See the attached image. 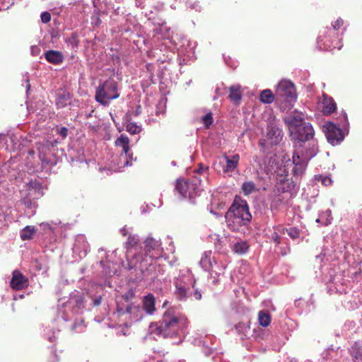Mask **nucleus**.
<instances>
[{"label": "nucleus", "mask_w": 362, "mask_h": 362, "mask_svg": "<svg viewBox=\"0 0 362 362\" xmlns=\"http://www.w3.org/2000/svg\"><path fill=\"white\" fill-rule=\"evenodd\" d=\"M288 129L291 139L299 143L300 147L303 146L302 143L313 139L315 134L313 127L309 122L289 126Z\"/></svg>", "instance_id": "7"}, {"label": "nucleus", "mask_w": 362, "mask_h": 362, "mask_svg": "<svg viewBox=\"0 0 362 362\" xmlns=\"http://www.w3.org/2000/svg\"><path fill=\"white\" fill-rule=\"evenodd\" d=\"M144 257L147 256L148 258L156 259L162 255L163 248L161 247V243L159 240L148 237L144 242Z\"/></svg>", "instance_id": "11"}, {"label": "nucleus", "mask_w": 362, "mask_h": 362, "mask_svg": "<svg viewBox=\"0 0 362 362\" xmlns=\"http://www.w3.org/2000/svg\"><path fill=\"white\" fill-rule=\"evenodd\" d=\"M288 126H292L293 124H301L305 123V115L303 112L298 111H293L286 120Z\"/></svg>", "instance_id": "22"}, {"label": "nucleus", "mask_w": 362, "mask_h": 362, "mask_svg": "<svg viewBox=\"0 0 362 362\" xmlns=\"http://www.w3.org/2000/svg\"><path fill=\"white\" fill-rule=\"evenodd\" d=\"M133 296V292L132 291H128L126 294H125V298L127 300L129 299V297H132Z\"/></svg>", "instance_id": "53"}, {"label": "nucleus", "mask_w": 362, "mask_h": 362, "mask_svg": "<svg viewBox=\"0 0 362 362\" xmlns=\"http://www.w3.org/2000/svg\"><path fill=\"white\" fill-rule=\"evenodd\" d=\"M40 49L39 47L35 45L31 47V54L33 56H37L40 54Z\"/></svg>", "instance_id": "45"}, {"label": "nucleus", "mask_w": 362, "mask_h": 362, "mask_svg": "<svg viewBox=\"0 0 362 362\" xmlns=\"http://www.w3.org/2000/svg\"><path fill=\"white\" fill-rule=\"evenodd\" d=\"M212 253L211 251L204 252L203 254L201 260L199 261L200 266L205 271H210L212 268L216 266L217 262L215 260L214 257H212Z\"/></svg>", "instance_id": "19"}, {"label": "nucleus", "mask_w": 362, "mask_h": 362, "mask_svg": "<svg viewBox=\"0 0 362 362\" xmlns=\"http://www.w3.org/2000/svg\"><path fill=\"white\" fill-rule=\"evenodd\" d=\"M100 264L103 268V272L104 273V274L105 276H112V274H115V270L111 269L109 266H106L104 261L101 260L100 262Z\"/></svg>", "instance_id": "39"}, {"label": "nucleus", "mask_w": 362, "mask_h": 362, "mask_svg": "<svg viewBox=\"0 0 362 362\" xmlns=\"http://www.w3.org/2000/svg\"><path fill=\"white\" fill-rule=\"evenodd\" d=\"M195 280L192 273L187 270L180 273L174 280V296L179 301H186L192 296L196 300L202 299L200 291L194 290Z\"/></svg>", "instance_id": "3"}, {"label": "nucleus", "mask_w": 362, "mask_h": 362, "mask_svg": "<svg viewBox=\"0 0 362 362\" xmlns=\"http://www.w3.org/2000/svg\"><path fill=\"white\" fill-rule=\"evenodd\" d=\"M6 138L5 135H0V140H4Z\"/></svg>", "instance_id": "56"}, {"label": "nucleus", "mask_w": 362, "mask_h": 362, "mask_svg": "<svg viewBox=\"0 0 362 362\" xmlns=\"http://www.w3.org/2000/svg\"><path fill=\"white\" fill-rule=\"evenodd\" d=\"M136 266L133 269L139 270V274H136L137 281H153L155 280L160 272L159 268L154 261V259L148 258L147 256L144 257L141 255L138 259Z\"/></svg>", "instance_id": "5"}, {"label": "nucleus", "mask_w": 362, "mask_h": 362, "mask_svg": "<svg viewBox=\"0 0 362 362\" xmlns=\"http://www.w3.org/2000/svg\"><path fill=\"white\" fill-rule=\"evenodd\" d=\"M66 307L72 308L74 313H79L85 307L83 295L78 291L73 292L66 302Z\"/></svg>", "instance_id": "13"}, {"label": "nucleus", "mask_w": 362, "mask_h": 362, "mask_svg": "<svg viewBox=\"0 0 362 362\" xmlns=\"http://www.w3.org/2000/svg\"><path fill=\"white\" fill-rule=\"evenodd\" d=\"M286 231L289 237L293 240L299 237V230L296 228H290L286 229Z\"/></svg>", "instance_id": "40"}, {"label": "nucleus", "mask_w": 362, "mask_h": 362, "mask_svg": "<svg viewBox=\"0 0 362 362\" xmlns=\"http://www.w3.org/2000/svg\"><path fill=\"white\" fill-rule=\"evenodd\" d=\"M283 133L281 129L275 123H272L268 126L267 139L269 145H276L282 139Z\"/></svg>", "instance_id": "14"}, {"label": "nucleus", "mask_w": 362, "mask_h": 362, "mask_svg": "<svg viewBox=\"0 0 362 362\" xmlns=\"http://www.w3.org/2000/svg\"><path fill=\"white\" fill-rule=\"evenodd\" d=\"M259 144H260V145H263V144H262V141H259Z\"/></svg>", "instance_id": "60"}, {"label": "nucleus", "mask_w": 362, "mask_h": 362, "mask_svg": "<svg viewBox=\"0 0 362 362\" xmlns=\"http://www.w3.org/2000/svg\"><path fill=\"white\" fill-rule=\"evenodd\" d=\"M203 124L206 128H209L210 125L213 123L214 119L211 112L207 113L202 118Z\"/></svg>", "instance_id": "38"}, {"label": "nucleus", "mask_w": 362, "mask_h": 362, "mask_svg": "<svg viewBox=\"0 0 362 362\" xmlns=\"http://www.w3.org/2000/svg\"><path fill=\"white\" fill-rule=\"evenodd\" d=\"M119 232L122 234V235H123V236H126V235H129V228H127L126 226L121 228Z\"/></svg>", "instance_id": "49"}, {"label": "nucleus", "mask_w": 362, "mask_h": 362, "mask_svg": "<svg viewBox=\"0 0 362 362\" xmlns=\"http://www.w3.org/2000/svg\"><path fill=\"white\" fill-rule=\"evenodd\" d=\"M274 95L269 89H266L262 91L260 94V101L263 103L269 104L273 102Z\"/></svg>", "instance_id": "33"}, {"label": "nucleus", "mask_w": 362, "mask_h": 362, "mask_svg": "<svg viewBox=\"0 0 362 362\" xmlns=\"http://www.w3.org/2000/svg\"><path fill=\"white\" fill-rule=\"evenodd\" d=\"M191 7L193 8H195L196 10H199L200 8V6L198 4H196V5L194 4V5L192 6Z\"/></svg>", "instance_id": "55"}, {"label": "nucleus", "mask_w": 362, "mask_h": 362, "mask_svg": "<svg viewBox=\"0 0 362 362\" xmlns=\"http://www.w3.org/2000/svg\"><path fill=\"white\" fill-rule=\"evenodd\" d=\"M187 324L185 316L172 308L163 313L159 322L150 325L148 332L150 334L163 338H172L183 332Z\"/></svg>", "instance_id": "1"}, {"label": "nucleus", "mask_w": 362, "mask_h": 362, "mask_svg": "<svg viewBox=\"0 0 362 362\" xmlns=\"http://www.w3.org/2000/svg\"><path fill=\"white\" fill-rule=\"evenodd\" d=\"M201 180L194 177L189 180H178L176 184V190L185 198L192 199L201 192Z\"/></svg>", "instance_id": "6"}, {"label": "nucleus", "mask_w": 362, "mask_h": 362, "mask_svg": "<svg viewBox=\"0 0 362 362\" xmlns=\"http://www.w3.org/2000/svg\"><path fill=\"white\" fill-rule=\"evenodd\" d=\"M127 131L131 134H136L141 131V127L134 122H129L127 125Z\"/></svg>", "instance_id": "37"}, {"label": "nucleus", "mask_w": 362, "mask_h": 362, "mask_svg": "<svg viewBox=\"0 0 362 362\" xmlns=\"http://www.w3.org/2000/svg\"><path fill=\"white\" fill-rule=\"evenodd\" d=\"M35 228L33 226H28L21 230L20 233L21 238L23 240H28L33 238V235L35 233Z\"/></svg>", "instance_id": "31"}, {"label": "nucleus", "mask_w": 362, "mask_h": 362, "mask_svg": "<svg viewBox=\"0 0 362 362\" xmlns=\"http://www.w3.org/2000/svg\"><path fill=\"white\" fill-rule=\"evenodd\" d=\"M205 169L203 168V167H200L197 170V173H202Z\"/></svg>", "instance_id": "54"}, {"label": "nucleus", "mask_w": 362, "mask_h": 362, "mask_svg": "<svg viewBox=\"0 0 362 362\" xmlns=\"http://www.w3.org/2000/svg\"><path fill=\"white\" fill-rule=\"evenodd\" d=\"M276 100L291 105L296 100L294 85L289 81L283 80L279 83L276 90Z\"/></svg>", "instance_id": "10"}, {"label": "nucleus", "mask_w": 362, "mask_h": 362, "mask_svg": "<svg viewBox=\"0 0 362 362\" xmlns=\"http://www.w3.org/2000/svg\"><path fill=\"white\" fill-rule=\"evenodd\" d=\"M56 338H57V337L55 335V332H52V335H49L47 337L48 340L50 341L51 342L54 341Z\"/></svg>", "instance_id": "51"}, {"label": "nucleus", "mask_w": 362, "mask_h": 362, "mask_svg": "<svg viewBox=\"0 0 362 362\" xmlns=\"http://www.w3.org/2000/svg\"><path fill=\"white\" fill-rule=\"evenodd\" d=\"M258 321L262 327H267L271 323V315L269 313L261 310L258 313Z\"/></svg>", "instance_id": "32"}, {"label": "nucleus", "mask_w": 362, "mask_h": 362, "mask_svg": "<svg viewBox=\"0 0 362 362\" xmlns=\"http://www.w3.org/2000/svg\"><path fill=\"white\" fill-rule=\"evenodd\" d=\"M256 190V186L252 181L245 182L242 185V191L245 195H249Z\"/></svg>", "instance_id": "35"}, {"label": "nucleus", "mask_w": 362, "mask_h": 362, "mask_svg": "<svg viewBox=\"0 0 362 362\" xmlns=\"http://www.w3.org/2000/svg\"><path fill=\"white\" fill-rule=\"evenodd\" d=\"M225 218L228 228L234 231L239 230L240 226H247L252 219L247 202L236 197Z\"/></svg>", "instance_id": "2"}, {"label": "nucleus", "mask_w": 362, "mask_h": 362, "mask_svg": "<svg viewBox=\"0 0 362 362\" xmlns=\"http://www.w3.org/2000/svg\"><path fill=\"white\" fill-rule=\"evenodd\" d=\"M117 313L119 317L124 316V320H128L130 325L141 320L144 317L142 308L133 303H127L123 305L117 304Z\"/></svg>", "instance_id": "9"}, {"label": "nucleus", "mask_w": 362, "mask_h": 362, "mask_svg": "<svg viewBox=\"0 0 362 362\" xmlns=\"http://www.w3.org/2000/svg\"><path fill=\"white\" fill-rule=\"evenodd\" d=\"M102 297L100 296H97L93 299V305L98 306L101 303Z\"/></svg>", "instance_id": "47"}, {"label": "nucleus", "mask_w": 362, "mask_h": 362, "mask_svg": "<svg viewBox=\"0 0 362 362\" xmlns=\"http://www.w3.org/2000/svg\"><path fill=\"white\" fill-rule=\"evenodd\" d=\"M344 23V21L341 18H338L334 23H332V26L334 30H338Z\"/></svg>", "instance_id": "44"}, {"label": "nucleus", "mask_w": 362, "mask_h": 362, "mask_svg": "<svg viewBox=\"0 0 362 362\" xmlns=\"http://www.w3.org/2000/svg\"><path fill=\"white\" fill-rule=\"evenodd\" d=\"M70 98L69 93H59L56 98V105L58 108H63L69 103Z\"/></svg>", "instance_id": "28"}, {"label": "nucleus", "mask_w": 362, "mask_h": 362, "mask_svg": "<svg viewBox=\"0 0 362 362\" xmlns=\"http://www.w3.org/2000/svg\"><path fill=\"white\" fill-rule=\"evenodd\" d=\"M143 310L146 314L152 315L156 308H155V298L153 294H148L144 297L143 300Z\"/></svg>", "instance_id": "21"}, {"label": "nucleus", "mask_w": 362, "mask_h": 362, "mask_svg": "<svg viewBox=\"0 0 362 362\" xmlns=\"http://www.w3.org/2000/svg\"><path fill=\"white\" fill-rule=\"evenodd\" d=\"M350 352L355 359L362 361V345L359 342H354L350 349Z\"/></svg>", "instance_id": "30"}, {"label": "nucleus", "mask_w": 362, "mask_h": 362, "mask_svg": "<svg viewBox=\"0 0 362 362\" xmlns=\"http://www.w3.org/2000/svg\"><path fill=\"white\" fill-rule=\"evenodd\" d=\"M139 241V239L136 235H129L126 242V257L128 262L127 268L128 269H132L134 266H136L137 259L143 255V248L137 245Z\"/></svg>", "instance_id": "8"}, {"label": "nucleus", "mask_w": 362, "mask_h": 362, "mask_svg": "<svg viewBox=\"0 0 362 362\" xmlns=\"http://www.w3.org/2000/svg\"><path fill=\"white\" fill-rule=\"evenodd\" d=\"M296 150L298 151L300 156H301L304 160L309 161L317 154L318 148L316 144H313L312 145L309 144V147L308 148H302V146H299V148Z\"/></svg>", "instance_id": "20"}, {"label": "nucleus", "mask_w": 362, "mask_h": 362, "mask_svg": "<svg viewBox=\"0 0 362 362\" xmlns=\"http://www.w3.org/2000/svg\"><path fill=\"white\" fill-rule=\"evenodd\" d=\"M115 143L117 146L122 147V151L125 155H127L129 153V139L126 135L121 134L120 136L117 139Z\"/></svg>", "instance_id": "29"}, {"label": "nucleus", "mask_w": 362, "mask_h": 362, "mask_svg": "<svg viewBox=\"0 0 362 362\" xmlns=\"http://www.w3.org/2000/svg\"><path fill=\"white\" fill-rule=\"evenodd\" d=\"M24 203H25V206L27 207H28V208H32L33 204L32 203V202L30 199H24Z\"/></svg>", "instance_id": "50"}, {"label": "nucleus", "mask_w": 362, "mask_h": 362, "mask_svg": "<svg viewBox=\"0 0 362 362\" xmlns=\"http://www.w3.org/2000/svg\"><path fill=\"white\" fill-rule=\"evenodd\" d=\"M223 159L225 160V165L223 166V171L224 173H228L233 172L238 167L240 156L238 154H235L231 157H229L226 155L223 156Z\"/></svg>", "instance_id": "18"}, {"label": "nucleus", "mask_w": 362, "mask_h": 362, "mask_svg": "<svg viewBox=\"0 0 362 362\" xmlns=\"http://www.w3.org/2000/svg\"><path fill=\"white\" fill-rule=\"evenodd\" d=\"M73 250L74 252L78 253L80 256L86 255L88 250V244L83 235H78L76 237Z\"/></svg>", "instance_id": "17"}, {"label": "nucleus", "mask_w": 362, "mask_h": 362, "mask_svg": "<svg viewBox=\"0 0 362 362\" xmlns=\"http://www.w3.org/2000/svg\"><path fill=\"white\" fill-rule=\"evenodd\" d=\"M127 155H128L129 159H127V161L125 162V165H127V166L132 165V161L134 160L133 154L127 153V155H125V156H127Z\"/></svg>", "instance_id": "46"}, {"label": "nucleus", "mask_w": 362, "mask_h": 362, "mask_svg": "<svg viewBox=\"0 0 362 362\" xmlns=\"http://www.w3.org/2000/svg\"><path fill=\"white\" fill-rule=\"evenodd\" d=\"M45 59L52 64H59L63 62L64 57L61 52L56 50H49L46 52Z\"/></svg>", "instance_id": "23"}, {"label": "nucleus", "mask_w": 362, "mask_h": 362, "mask_svg": "<svg viewBox=\"0 0 362 362\" xmlns=\"http://www.w3.org/2000/svg\"><path fill=\"white\" fill-rule=\"evenodd\" d=\"M40 17L42 22L44 23H47L51 21V14L47 11L42 13Z\"/></svg>", "instance_id": "43"}, {"label": "nucleus", "mask_w": 362, "mask_h": 362, "mask_svg": "<svg viewBox=\"0 0 362 362\" xmlns=\"http://www.w3.org/2000/svg\"><path fill=\"white\" fill-rule=\"evenodd\" d=\"M322 131L327 141L332 146L339 144L344 139L341 129L332 122L325 123L322 126Z\"/></svg>", "instance_id": "12"}, {"label": "nucleus", "mask_w": 362, "mask_h": 362, "mask_svg": "<svg viewBox=\"0 0 362 362\" xmlns=\"http://www.w3.org/2000/svg\"><path fill=\"white\" fill-rule=\"evenodd\" d=\"M118 83L109 78L97 87L95 95L96 102L104 106H108L111 100L119 97Z\"/></svg>", "instance_id": "4"}, {"label": "nucleus", "mask_w": 362, "mask_h": 362, "mask_svg": "<svg viewBox=\"0 0 362 362\" xmlns=\"http://www.w3.org/2000/svg\"><path fill=\"white\" fill-rule=\"evenodd\" d=\"M322 104H323V112L325 114H331L337 108V105L334 100L326 95H323V100H322Z\"/></svg>", "instance_id": "25"}, {"label": "nucleus", "mask_w": 362, "mask_h": 362, "mask_svg": "<svg viewBox=\"0 0 362 362\" xmlns=\"http://www.w3.org/2000/svg\"><path fill=\"white\" fill-rule=\"evenodd\" d=\"M66 43L72 48H76L78 45V35L76 33H72L71 35L66 39Z\"/></svg>", "instance_id": "36"}, {"label": "nucleus", "mask_w": 362, "mask_h": 362, "mask_svg": "<svg viewBox=\"0 0 362 362\" xmlns=\"http://www.w3.org/2000/svg\"><path fill=\"white\" fill-rule=\"evenodd\" d=\"M76 325H74V326L72 327V329H76Z\"/></svg>", "instance_id": "59"}, {"label": "nucleus", "mask_w": 362, "mask_h": 362, "mask_svg": "<svg viewBox=\"0 0 362 362\" xmlns=\"http://www.w3.org/2000/svg\"><path fill=\"white\" fill-rule=\"evenodd\" d=\"M284 233V228L278 227L274 228V232L271 235V240L276 244L279 245L281 242V235Z\"/></svg>", "instance_id": "34"}, {"label": "nucleus", "mask_w": 362, "mask_h": 362, "mask_svg": "<svg viewBox=\"0 0 362 362\" xmlns=\"http://www.w3.org/2000/svg\"><path fill=\"white\" fill-rule=\"evenodd\" d=\"M28 279L21 272L18 270H14L13 272L10 286L13 290H23V288L28 287Z\"/></svg>", "instance_id": "15"}, {"label": "nucleus", "mask_w": 362, "mask_h": 362, "mask_svg": "<svg viewBox=\"0 0 362 362\" xmlns=\"http://www.w3.org/2000/svg\"><path fill=\"white\" fill-rule=\"evenodd\" d=\"M225 267L222 265L214 267L209 272L210 279L214 284L219 282V277L224 274Z\"/></svg>", "instance_id": "26"}, {"label": "nucleus", "mask_w": 362, "mask_h": 362, "mask_svg": "<svg viewBox=\"0 0 362 362\" xmlns=\"http://www.w3.org/2000/svg\"><path fill=\"white\" fill-rule=\"evenodd\" d=\"M231 248L235 253L243 255L248 250L249 245L245 241L238 240L231 245Z\"/></svg>", "instance_id": "27"}, {"label": "nucleus", "mask_w": 362, "mask_h": 362, "mask_svg": "<svg viewBox=\"0 0 362 362\" xmlns=\"http://www.w3.org/2000/svg\"><path fill=\"white\" fill-rule=\"evenodd\" d=\"M44 229L47 227L49 228L50 230H53L54 228H52L49 223H42L40 225Z\"/></svg>", "instance_id": "52"}, {"label": "nucleus", "mask_w": 362, "mask_h": 362, "mask_svg": "<svg viewBox=\"0 0 362 362\" xmlns=\"http://www.w3.org/2000/svg\"><path fill=\"white\" fill-rule=\"evenodd\" d=\"M59 134L65 138L68 134V129L66 127H62L59 130Z\"/></svg>", "instance_id": "48"}, {"label": "nucleus", "mask_w": 362, "mask_h": 362, "mask_svg": "<svg viewBox=\"0 0 362 362\" xmlns=\"http://www.w3.org/2000/svg\"><path fill=\"white\" fill-rule=\"evenodd\" d=\"M316 179L319 181L320 180L321 182L325 186H328L332 183V180L328 176L319 175L316 177Z\"/></svg>", "instance_id": "41"}, {"label": "nucleus", "mask_w": 362, "mask_h": 362, "mask_svg": "<svg viewBox=\"0 0 362 362\" xmlns=\"http://www.w3.org/2000/svg\"><path fill=\"white\" fill-rule=\"evenodd\" d=\"M241 87L240 85H233L229 88L228 98L234 104H238L242 99Z\"/></svg>", "instance_id": "24"}, {"label": "nucleus", "mask_w": 362, "mask_h": 362, "mask_svg": "<svg viewBox=\"0 0 362 362\" xmlns=\"http://www.w3.org/2000/svg\"><path fill=\"white\" fill-rule=\"evenodd\" d=\"M39 158L41 160L42 165H47L50 163V160L46 157L45 154L41 150L39 151Z\"/></svg>", "instance_id": "42"}, {"label": "nucleus", "mask_w": 362, "mask_h": 362, "mask_svg": "<svg viewBox=\"0 0 362 362\" xmlns=\"http://www.w3.org/2000/svg\"><path fill=\"white\" fill-rule=\"evenodd\" d=\"M29 89H30V84H28L27 85V91H28Z\"/></svg>", "instance_id": "58"}, {"label": "nucleus", "mask_w": 362, "mask_h": 362, "mask_svg": "<svg viewBox=\"0 0 362 362\" xmlns=\"http://www.w3.org/2000/svg\"><path fill=\"white\" fill-rule=\"evenodd\" d=\"M99 23H100V19H99V18H98V19H97V21H96L95 24H96V25H98Z\"/></svg>", "instance_id": "57"}, {"label": "nucleus", "mask_w": 362, "mask_h": 362, "mask_svg": "<svg viewBox=\"0 0 362 362\" xmlns=\"http://www.w3.org/2000/svg\"><path fill=\"white\" fill-rule=\"evenodd\" d=\"M292 159L294 165L293 168V175L296 177L301 176L306 169L308 161L304 160L303 158L300 156V153L298 150H295L293 152Z\"/></svg>", "instance_id": "16"}]
</instances>
